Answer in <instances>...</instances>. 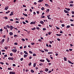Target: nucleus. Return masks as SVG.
<instances>
[{
  "label": "nucleus",
  "instance_id": "nucleus-15",
  "mask_svg": "<svg viewBox=\"0 0 74 74\" xmlns=\"http://www.w3.org/2000/svg\"><path fill=\"white\" fill-rule=\"evenodd\" d=\"M23 15L25 16H27V14H25V13H23Z\"/></svg>",
  "mask_w": 74,
  "mask_h": 74
},
{
  "label": "nucleus",
  "instance_id": "nucleus-33",
  "mask_svg": "<svg viewBox=\"0 0 74 74\" xmlns=\"http://www.w3.org/2000/svg\"><path fill=\"white\" fill-rule=\"evenodd\" d=\"M48 34H49V35H50L52 33V32H48Z\"/></svg>",
  "mask_w": 74,
  "mask_h": 74
},
{
  "label": "nucleus",
  "instance_id": "nucleus-42",
  "mask_svg": "<svg viewBox=\"0 0 74 74\" xmlns=\"http://www.w3.org/2000/svg\"><path fill=\"white\" fill-rule=\"evenodd\" d=\"M6 65H7V66H9V64L8 63L6 62Z\"/></svg>",
  "mask_w": 74,
  "mask_h": 74
},
{
  "label": "nucleus",
  "instance_id": "nucleus-26",
  "mask_svg": "<svg viewBox=\"0 0 74 74\" xmlns=\"http://www.w3.org/2000/svg\"><path fill=\"white\" fill-rule=\"evenodd\" d=\"M70 27V26L68 25L66 27V28H69V27Z\"/></svg>",
  "mask_w": 74,
  "mask_h": 74
},
{
  "label": "nucleus",
  "instance_id": "nucleus-50",
  "mask_svg": "<svg viewBox=\"0 0 74 74\" xmlns=\"http://www.w3.org/2000/svg\"><path fill=\"white\" fill-rule=\"evenodd\" d=\"M0 64H4V63L3 62H0Z\"/></svg>",
  "mask_w": 74,
  "mask_h": 74
},
{
  "label": "nucleus",
  "instance_id": "nucleus-35",
  "mask_svg": "<svg viewBox=\"0 0 74 74\" xmlns=\"http://www.w3.org/2000/svg\"><path fill=\"white\" fill-rule=\"evenodd\" d=\"M40 66H42V65H43V64L42 63H41L39 64Z\"/></svg>",
  "mask_w": 74,
  "mask_h": 74
},
{
  "label": "nucleus",
  "instance_id": "nucleus-16",
  "mask_svg": "<svg viewBox=\"0 0 74 74\" xmlns=\"http://www.w3.org/2000/svg\"><path fill=\"white\" fill-rule=\"evenodd\" d=\"M27 55L24 54V57L25 58L27 57Z\"/></svg>",
  "mask_w": 74,
  "mask_h": 74
},
{
  "label": "nucleus",
  "instance_id": "nucleus-37",
  "mask_svg": "<svg viewBox=\"0 0 74 74\" xmlns=\"http://www.w3.org/2000/svg\"><path fill=\"white\" fill-rule=\"evenodd\" d=\"M46 11L47 12H49V9H48Z\"/></svg>",
  "mask_w": 74,
  "mask_h": 74
},
{
  "label": "nucleus",
  "instance_id": "nucleus-53",
  "mask_svg": "<svg viewBox=\"0 0 74 74\" xmlns=\"http://www.w3.org/2000/svg\"><path fill=\"white\" fill-rule=\"evenodd\" d=\"M38 41H40V42H41V41H42V40H41V39H39Z\"/></svg>",
  "mask_w": 74,
  "mask_h": 74
},
{
  "label": "nucleus",
  "instance_id": "nucleus-40",
  "mask_svg": "<svg viewBox=\"0 0 74 74\" xmlns=\"http://www.w3.org/2000/svg\"><path fill=\"white\" fill-rule=\"evenodd\" d=\"M29 53H30L32 54V53H33V52H32V51H29Z\"/></svg>",
  "mask_w": 74,
  "mask_h": 74
},
{
  "label": "nucleus",
  "instance_id": "nucleus-32",
  "mask_svg": "<svg viewBox=\"0 0 74 74\" xmlns=\"http://www.w3.org/2000/svg\"><path fill=\"white\" fill-rule=\"evenodd\" d=\"M6 27L7 28H10V26L8 25H7Z\"/></svg>",
  "mask_w": 74,
  "mask_h": 74
},
{
  "label": "nucleus",
  "instance_id": "nucleus-52",
  "mask_svg": "<svg viewBox=\"0 0 74 74\" xmlns=\"http://www.w3.org/2000/svg\"><path fill=\"white\" fill-rule=\"evenodd\" d=\"M43 30L44 31L46 30V29L45 28H43Z\"/></svg>",
  "mask_w": 74,
  "mask_h": 74
},
{
  "label": "nucleus",
  "instance_id": "nucleus-21",
  "mask_svg": "<svg viewBox=\"0 0 74 74\" xmlns=\"http://www.w3.org/2000/svg\"><path fill=\"white\" fill-rule=\"evenodd\" d=\"M10 38H7V42H9V40Z\"/></svg>",
  "mask_w": 74,
  "mask_h": 74
},
{
  "label": "nucleus",
  "instance_id": "nucleus-41",
  "mask_svg": "<svg viewBox=\"0 0 74 74\" xmlns=\"http://www.w3.org/2000/svg\"><path fill=\"white\" fill-rule=\"evenodd\" d=\"M57 40L58 41H60V39H59V38H57Z\"/></svg>",
  "mask_w": 74,
  "mask_h": 74
},
{
  "label": "nucleus",
  "instance_id": "nucleus-2",
  "mask_svg": "<svg viewBox=\"0 0 74 74\" xmlns=\"http://www.w3.org/2000/svg\"><path fill=\"white\" fill-rule=\"evenodd\" d=\"M8 59H9V60H14V58L11 57H9L8 58Z\"/></svg>",
  "mask_w": 74,
  "mask_h": 74
},
{
  "label": "nucleus",
  "instance_id": "nucleus-22",
  "mask_svg": "<svg viewBox=\"0 0 74 74\" xmlns=\"http://www.w3.org/2000/svg\"><path fill=\"white\" fill-rule=\"evenodd\" d=\"M48 54H52L53 53L52 52H49L48 53Z\"/></svg>",
  "mask_w": 74,
  "mask_h": 74
},
{
  "label": "nucleus",
  "instance_id": "nucleus-38",
  "mask_svg": "<svg viewBox=\"0 0 74 74\" xmlns=\"http://www.w3.org/2000/svg\"><path fill=\"white\" fill-rule=\"evenodd\" d=\"M9 12H10V11H8V12H6V14H8Z\"/></svg>",
  "mask_w": 74,
  "mask_h": 74
},
{
  "label": "nucleus",
  "instance_id": "nucleus-36",
  "mask_svg": "<svg viewBox=\"0 0 74 74\" xmlns=\"http://www.w3.org/2000/svg\"><path fill=\"white\" fill-rule=\"evenodd\" d=\"M44 50L46 52H48V50L47 49H44Z\"/></svg>",
  "mask_w": 74,
  "mask_h": 74
},
{
  "label": "nucleus",
  "instance_id": "nucleus-5",
  "mask_svg": "<svg viewBox=\"0 0 74 74\" xmlns=\"http://www.w3.org/2000/svg\"><path fill=\"white\" fill-rule=\"evenodd\" d=\"M10 74H15V72H10Z\"/></svg>",
  "mask_w": 74,
  "mask_h": 74
},
{
  "label": "nucleus",
  "instance_id": "nucleus-1",
  "mask_svg": "<svg viewBox=\"0 0 74 74\" xmlns=\"http://www.w3.org/2000/svg\"><path fill=\"white\" fill-rule=\"evenodd\" d=\"M5 40V39H3L1 42H0V43L1 44H2L3 42H4V41Z\"/></svg>",
  "mask_w": 74,
  "mask_h": 74
},
{
  "label": "nucleus",
  "instance_id": "nucleus-23",
  "mask_svg": "<svg viewBox=\"0 0 74 74\" xmlns=\"http://www.w3.org/2000/svg\"><path fill=\"white\" fill-rule=\"evenodd\" d=\"M73 5H74L73 4H70V7H73Z\"/></svg>",
  "mask_w": 74,
  "mask_h": 74
},
{
  "label": "nucleus",
  "instance_id": "nucleus-18",
  "mask_svg": "<svg viewBox=\"0 0 74 74\" xmlns=\"http://www.w3.org/2000/svg\"><path fill=\"white\" fill-rule=\"evenodd\" d=\"M64 60L65 61H67V58L66 57H64Z\"/></svg>",
  "mask_w": 74,
  "mask_h": 74
},
{
  "label": "nucleus",
  "instance_id": "nucleus-7",
  "mask_svg": "<svg viewBox=\"0 0 74 74\" xmlns=\"http://www.w3.org/2000/svg\"><path fill=\"white\" fill-rule=\"evenodd\" d=\"M64 12H65V13H69V12L67 11L66 10H64Z\"/></svg>",
  "mask_w": 74,
  "mask_h": 74
},
{
  "label": "nucleus",
  "instance_id": "nucleus-31",
  "mask_svg": "<svg viewBox=\"0 0 74 74\" xmlns=\"http://www.w3.org/2000/svg\"><path fill=\"white\" fill-rule=\"evenodd\" d=\"M41 10H42V11H44V7H42L41 8Z\"/></svg>",
  "mask_w": 74,
  "mask_h": 74
},
{
  "label": "nucleus",
  "instance_id": "nucleus-60",
  "mask_svg": "<svg viewBox=\"0 0 74 74\" xmlns=\"http://www.w3.org/2000/svg\"><path fill=\"white\" fill-rule=\"evenodd\" d=\"M23 23L24 25H25V24H26V23H25V22H24V21H23Z\"/></svg>",
  "mask_w": 74,
  "mask_h": 74
},
{
  "label": "nucleus",
  "instance_id": "nucleus-47",
  "mask_svg": "<svg viewBox=\"0 0 74 74\" xmlns=\"http://www.w3.org/2000/svg\"><path fill=\"white\" fill-rule=\"evenodd\" d=\"M22 40L23 41H25V39H22Z\"/></svg>",
  "mask_w": 74,
  "mask_h": 74
},
{
  "label": "nucleus",
  "instance_id": "nucleus-11",
  "mask_svg": "<svg viewBox=\"0 0 74 74\" xmlns=\"http://www.w3.org/2000/svg\"><path fill=\"white\" fill-rule=\"evenodd\" d=\"M8 8V6L6 7L5 8V10H7Z\"/></svg>",
  "mask_w": 74,
  "mask_h": 74
},
{
  "label": "nucleus",
  "instance_id": "nucleus-17",
  "mask_svg": "<svg viewBox=\"0 0 74 74\" xmlns=\"http://www.w3.org/2000/svg\"><path fill=\"white\" fill-rule=\"evenodd\" d=\"M40 23H41V24H44V22H43V21H42L40 22Z\"/></svg>",
  "mask_w": 74,
  "mask_h": 74
},
{
  "label": "nucleus",
  "instance_id": "nucleus-56",
  "mask_svg": "<svg viewBox=\"0 0 74 74\" xmlns=\"http://www.w3.org/2000/svg\"><path fill=\"white\" fill-rule=\"evenodd\" d=\"M4 48L5 49H8V47H5Z\"/></svg>",
  "mask_w": 74,
  "mask_h": 74
},
{
  "label": "nucleus",
  "instance_id": "nucleus-12",
  "mask_svg": "<svg viewBox=\"0 0 74 74\" xmlns=\"http://www.w3.org/2000/svg\"><path fill=\"white\" fill-rule=\"evenodd\" d=\"M43 1V0H39L38 1V3H41V2H42Z\"/></svg>",
  "mask_w": 74,
  "mask_h": 74
},
{
  "label": "nucleus",
  "instance_id": "nucleus-30",
  "mask_svg": "<svg viewBox=\"0 0 74 74\" xmlns=\"http://www.w3.org/2000/svg\"><path fill=\"white\" fill-rule=\"evenodd\" d=\"M36 29H37V30H40V28L39 27H36Z\"/></svg>",
  "mask_w": 74,
  "mask_h": 74
},
{
  "label": "nucleus",
  "instance_id": "nucleus-63",
  "mask_svg": "<svg viewBox=\"0 0 74 74\" xmlns=\"http://www.w3.org/2000/svg\"><path fill=\"white\" fill-rule=\"evenodd\" d=\"M14 37H17V35H14Z\"/></svg>",
  "mask_w": 74,
  "mask_h": 74
},
{
  "label": "nucleus",
  "instance_id": "nucleus-46",
  "mask_svg": "<svg viewBox=\"0 0 74 74\" xmlns=\"http://www.w3.org/2000/svg\"><path fill=\"white\" fill-rule=\"evenodd\" d=\"M45 71H48V69H46L45 70Z\"/></svg>",
  "mask_w": 74,
  "mask_h": 74
},
{
  "label": "nucleus",
  "instance_id": "nucleus-10",
  "mask_svg": "<svg viewBox=\"0 0 74 74\" xmlns=\"http://www.w3.org/2000/svg\"><path fill=\"white\" fill-rule=\"evenodd\" d=\"M40 62H44L45 61V60H40Z\"/></svg>",
  "mask_w": 74,
  "mask_h": 74
},
{
  "label": "nucleus",
  "instance_id": "nucleus-55",
  "mask_svg": "<svg viewBox=\"0 0 74 74\" xmlns=\"http://www.w3.org/2000/svg\"><path fill=\"white\" fill-rule=\"evenodd\" d=\"M70 21H71V22H73L74 20L70 19Z\"/></svg>",
  "mask_w": 74,
  "mask_h": 74
},
{
  "label": "nucleus",
  "instance_id": "nucleus-9",
  "mask_svg": "<svg viewBox=\"0 0 74 74\" xmlns=\"http://www.w3.org/2000/svg\"><path fill=\"white\" fill-rule=\"evenodd\" d=\"M13 12H11V14L10 15V16H12V15H14V14L12 13Z\"/></svg>",
  "mask_w": 74,
  "mask_h": 74
},
{
  "label": "nucleus",
  "instance_id": "nucleus-51",
  "mask_svg": "<svg viewBox=\"0 0 74 74\" xmlns=\"http://www.w3.org/2000/svg\"><path fill=\"white\" fill-rule=\"evenodd\" d=\"M12 66L14 67H15V66H16V65H15V64H13Z\"/></svg>",
  "mask_w": 74,
  "mask_h": 74
},
{
  "label": "nucleus",
  "instance_id": "nucleus-57",
  "mask_svg": "<svg viewBox=\"0 0 74 74\" xmlns=\"http://www.w3.org/2000/svg\"><path fill=\"white\" fill-rule=\"evenodd\" d=\"M65 26V25L64 24H62V27H64V26Z\"/></svg>",
  "mask_w": 74,
  "mask_h": 74
},
{
  "label": "nucleus",
  "instance_id": "nucleus-59",
  "mask_svg": "<svg viewBox=\"0 0 74 74\" xmlns=\"http://www.w3.org/2000/svg\"><path fill=\"white\" fill-rule=\"evenodd\" d=\"M0 32H3V29H1L0 30Z\"/></svg>",
  "mask_w": 74,
  "mask_h": 74
},
{
  "label": "nucleus",
  "instance_id": "nucleus-64",
  "mask_svg": "<svg viewBox=\"0 0 74 74\" xmlns=\"http://www.w3.org/2000/svg\"><path fill=\"white\" fill-rule=\"evenodd\" d=\"M72 14H74V11H72Z\"/></svg>",
  "mask_w": 74,
  "mask_h": 74
},
{
  "label": "nucleus",
  "instance_id": "nucleus-39",
  "mask_svg": "<svg viewBox=\"0 0 74 74\" xmlns=\"http://www.w3.org/2000/svg\"><path fill=\"white\" fill-rule=\"evenodd\" d=\"M56 28L57 29H58V30H59V29H60V28L58 27H56Z\"/></svg>",
  "mask_w": 74,
  "mask_h": 74
},
{
  "label": "nucleus",
  "instance_id": "nucleus-14",
  "mask_svg": "<svg viewBox=\"0 0 74 74\" xmlns=\"http://www.w3.org/2000/svg\"><path fill=\"white\" fill-rule=\"evenodd\" d=\"M24 53H25V54H27V55H28V53H27V52H26V51H24Z\"/></svg>",
  "mask_w": 74,
  "mask_h": 74
},
{
  "label": "nucleus",
  "instance_id": "nucleus-34",
  "mask_svg": "<svg viewBox=\"0 0 74 74\" xmlns=\"http://www.w3.org/2000/svg\"><path fill=\"white\" fill-rule=\"evenodd\" d=\"M4 29H7V27H4Z\"/></svg>",
  "mask_w": 74,
  "mask_h": 74
},
{
  "label": "nucleus",
  "instance_id": "nucleus-49",
  "mask_svg": "<svg viewBox=\"0 0 74 74\" xmlns=\"http://www.w3.org/2000/svg\"><path fill=\"white\" fill-rule=\"evenodd\" d=\"M18 44V43L17 42H15L14 43V45H16Z\"/></svg>",
  "mask_w": 74,
  "mask_h": 74
},
{
  "label": "nucleus",
  "instance_id": "nucleus-3",
  "mask_svg": "<svg viewBox=\"0 0 74 74\" xmlns=\"http://www.w3.org/2000/svg\"><path fill=\"white\" fill-rule=\"evenodd\" d=\"M12 51H13V52H14L15 53V52H16V49H12Z\"/></svg>",
  "mask_w": 74,
  "mask_h": 74
},
{
  "label": "nucleus",
  "instance_id": "nucleus-19",
  "mask_svg": "<svg viewBox=\"0 0 74 74\" xmlns=\"http://www.w3.org/2000/svg\"><path fill=\"white\" fill-rule=\"evenodd\" d=\"M46 60L48 62H50V61L48 58H46Z\"/></svg>",
  "mask_w": 74,
  "mask_h": 74
},
{
  "label": "nucleus",
  "instance_id": "nucleus-45",
  "mask_svg": "<svg viewBox=\"0 0 74 74\" xmlns=\"http://www.w3.org/2000/svg\"><path fill=\"white\" fill-rule=\"evenodd\" d=\"M20 60L21 61H22V60H23V58H21V59H20Z\"/></svg>",
  "mask_w": 74,
  "mask_h": 74
},
{
  "label": "nucleus",
  "instance_id": "nucleus-58",
  "mask_svg": "<svg viewBox=\"0 0 74 74\" xmlns=\"http://www.w3.org/2000/svg\"><path fill=\"white\" fill-rule=\"evenodd\" d=\"M68 62L69 63L71 64V62L70 61V60H68Z\"/></svg>",
  "mask_w": 74,
  "mask_h": 74
},
{
  "label": "nucleus",
  "instance_id": "nucleus-43",
  "mask_svg": "<svg viewBox=\"0 0 74 74\" xmlns=\"http://www.w3.org/2000/svg\"><path fill=\"white\" fill-rule=\"evenodd\" d=\"M31 65H32V62H30V63L29 64V66H31Z\"/></svg>",
  "mask_w": 74,
  "mask_h": 74
},
{
  "label": "nucleus",
  "instance_id": "nucleus-25",
  "mask_svg": "<svg viewBox=\"0 0 74 74\" xmlns=\"http://www.w3.org/2000/svg\"><path fill=\"white\" fill-rule=\"evenodd\" d=\"M31 30H36V27L31 29Z\"/></svg>",
  "mask_w": 74,
  "mask_h": 74
},
{
  "label": "nucleus",
  "instance_id": "nucleus-54",
  "mask_svg": "<svg viewBox=\"0 0 74 74\" xmlns=\"http://www.w3.org/2000/svg\"><path fill=\"white\" fill-rule=\"evenodd\" d=\"M1 52H5V50H2Z\"/></svg>",
  "mask_w": 74,
  "mask_h": 74
},
{
  "label": "nucleus",
  "instance_id": "nucleus-62",
  "mask_svg": "<svg viewBox=\"0 0 74 74\" xmlns=\"http://www.w3.org/2000/svg\"><path fill=\"white\" fill-rule=\"evenodd\" d=\"M12 53H10V56H12Z\"/></svg>",
  "mask_w": 74,
  "mask_h": 74
},
{
  "label": "nucleus",
  "instance_id": "nucleus-13",
  "mask_svg": "<svg viewBox=\"0 0 74 74\" xmlns=\"http://www.w3.org/2000/svg\"><path fill=\"white\" fill-rule=\"evenodd\" d=\"M65 10H66L67 11H69L70 10V9H69L67 8H65Z\"/></svg>",
  "mask_w": 74,
  "mask_h": 74
},
{
  "label": "nucleus",
  "instance_id": "nucleus-61",
  "mask_svg": "<svg viewBox=\"0 0 74 74\" xmlns=\"http://www.w3.org/2000/svg\"><path fill=\"white\" fill-rule=\"evenodd\" d=\"M71 26H74V25L73 24H71Z\"/></svg>",
  "mask_w": 74,
  "mask_h": 74
},
{
  "label": "nucleus",
  "instance_id": "nucleus-44",
  "mask_svg": "<svg viewBox=\"0 0 74 74\" xmlns=\"http://www.w3.org/2000/svg\"><path fill=\"white\" fill-rule=\"evenodd\" d=\"M31 72H32V73H34V71L32 69L31 70Z\"/></svg>",
  "mask_w": 74,
  "mask_h": 74
},
{
  "label": "nucleus",
  "instance_id": "nucleus-24",
  "mask_svg": "<svg viewBox=\"0 0 74 74\" xmlns=\"http://www.w3.org/2000/svg\"><path fill=\"white\" fill-rule=\"evenodd\" d=\"M47 17L48 19H51V18H50L49 17V16H47Z\"/></svg>",
  "mask_w": 74,
  "mask_h": 74
},
{
  "label": "nucleus",
  "instance_id": "nucleus-8",
  "mask_svg": "<svg viewBox=\"0 0 74 74\" xmlns=\"http://www.w3.org/2000/svg\"><path fill=\"white\" fill-rule=\"evenodd\" d=\"M9 34H10V36H12V35H13V33H12V32H10L9 33Z\"/></svg>",
  "mask_w": 74,
  "mask_h": 74
},
{
  "label": "nucleus",
  "instance_id": "nucleus-4",
  "mask_svg": "<svg viewBox=\"0 0 74 74\" xmlns=\"http://www.w3.org/2000/svg\"><path fill=\"white\" fill-rule=\"evenodd\" d=\"M33 24H36V21L34 22L33 21L30 23V24L31 25H33Z\"/></svg>",
  "mask_w": 74,
  "mask_h": 74
},
{
  "label": "nucleus",
  "instance_id": "nucleus-20",
  "mask_svg": "<svg viewBox=\"0 0 74 74\" xmlns=\"http://www.w3.org/2000/svg\"><path fill=\"white\" fill-rule=\"evenodd\" d=\"M56 35L58 36H62V34H56Z\"/></svg>",
  "mask_w": 74,
  "mask_h": 74
},
{
  "label": "nucleus",
  "instance_id": "nucleus-28",
  "mask_svg": "<svg viewBox=\"0 0 74 74\" xmlns=\"http://www.w3.org/2000/svg\"><path fill=\"white\" fill-rule=\"evenodd\" d=\"M45 5L46 6V7H48L49 6V5L47 4H45Z\"/></svg>",
  "mask_w": 74,
  "mask_h": 74
},
{
  "label": "nucleus",
  "instance_id": "nucleus-27",
  "mask_svg": "<svg viewBox=\"0 0 74 74\" xmlns=\"http://www.w3.org/2000/svg\"><path fill=\"white\" fill-rule=\"evenodd\" d=\"M71 3H73V1H71L69 2V3L71 4Z\"/></svg>",
  "mask_w": 74,
  "mask_h": 74
},
{
  "label": "nucleus",
  "instance_id": "nucleus-48",
  "mask_svg": "<svg viewBox=\"0 0 74 74\" xmlns=\"http://www.w3.org/2000/svg\"><path fill=\"white\" fill-rule=\"evenodd\" d=\"M36 64H34V67H36Z\"/></svg>",
  "mask_w": 74,
  "mask_h": 74
},
{
  "label": "nucleus",
  "instance_id": "nucleus-6",
  "mask_svg": "<svg viewBox=\"0 0 74 74\" xmlns=\"http://www.w3.org/2000/svg\"><path fill=\"white\" fill-rule=\"evenodd\" d=\"M10 28L11 30H12V29H13V26H12V25H10Z\"/></svg>",
  "mask_w": 74,
  "mask_h": 74
},
{
  "label": "nucleus",
  "instance_id": "nucleus-29",
  "mask_svg": "<svg viewBox=\"0 0 74 74\" xmlns=\"http://www.w3.org/2000/svg\"><path fill=\"white\" fill-rule=\"evenodd\" d=\"M36 53H33V56H36Z\"/></svg>",
  "mask_w": 74,
  "mask_h": 74
}]
</instances>
